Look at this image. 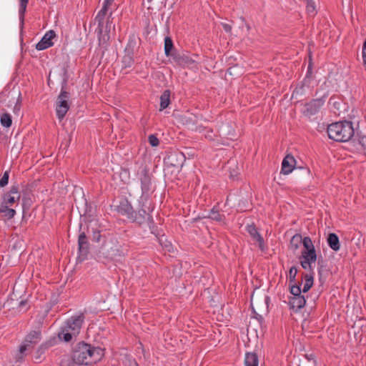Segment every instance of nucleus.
Listing matches in <instances>:
<instances>
[{"label":"nucleus","mask_w":366,"mask_h":366,"mask_svg":"<svg viewBox=\"0 0 366 366\" xmlns=\"http://www.w3.org/2000/svg\"><path fill=\"white\" fill-rule=\"evenodd\" d=\"M295 159L292 155H287L282 162L281 172L284 174H289L294 169Z\"/></svg>","instance_id":"nucleus-13"},{"label":"nucleus","mask_w":366,"mask_h":366,"mask_svg":"<svg viewBox=\"0 0 366 366\" xmlns=\"http://www.w3.org/2000/svg\"><path fill=\"white\" fill-rule=\"evenodd\" d=\"M139 179L141 182L142 195L149 197V192L152 189V182L149 172L146 169H143L139 173Z\"/></svg>","instance_id":"nucleus-10"},{"label":"nucleus","mask_w":366,"mask_h":366,"mask_svg":"<svg viewBox=\"0 0 366 366\" xmlns=\"http://www.w3.org/2000/svg\"><path fill=\"white\" fill-rule=\"evenodd\" d=\"M245 366H258L259 360L257 355L254 352H247L244 358Z\"/></svg>","instance_id":"nucleus-20"},{"label":"nucleus","mask_w":366,"mask_h":366,"mask_svg":"<svg viewBox=\"0 0 366 366\" xmlns=\"http://www.w3.org/2000/svg\"><path fill=\"white\" fill-rule=\"evenodd\" d=\"M182 123L186 125H189L190 123H192V122L193 123L192 117H187L186 115H184L182 117Z\"/></svg>","instance_id":"nucleus-39"},{"label":"nucleus","mask_w":366,"mask_h":366,"mask_svg":"<svg viewBox=\"0 0 366 366\" xmlns=\"http://www.w3.org/2000/svg\"><path fill=\"white\" fill-rule=\"evenodd\" d=\"M41 340V333L37 331H32L29 332L23 341L26 345H29L31 349L36 345Z\"/></svg>","instance_id":"nucleus-16"},{"label":"nucleus","mask_w":366,"mask_h":366,"mask_svg":"<svg viewBox=\"0 0 366 366\" xmlns=\"http://www.w3.org/2000/svg\"><path fill=\"white\" fill-rule=\"evenodd\" d=\"M362 54H366V49H365V47H362Z\"/></svg>","instance_id":"nucleus-43"},{"label":"nucleus","mask_w":366,"mask_h":366,"mask_svg":"<svg viewBox=\"0 0 366 366\" xmlns=\"http://www.w3.org/2000/svg\"><path fill=\"white\" fill-rule=\"evenodd\" d=\"M21 198V194L19 192L18 187L12 186L10 190L5 193L2 197V202L0 205L13 206L18 202Z\"/></svg>","instance_id":"nucleus-8"},{"label":"nucleus","mask_w":366,"mask_h":366,"mask_svg":"<svg viewBox=\"0 0 366 366\" xmlns=\"http://www.w3.org/2000/svg\"><path fill=\"white\" fill-rule=\"evenodd\" d=\"M302 244L304 249L299 257L300 264L305 269L312 270L316 260L317 254L311 239L308 237L302 238V237L297 234L294 235L290 240V248L293 251L299 248Z\"/></svg>","instance_id":"nucleus-1"},{"label":"nucleus","mask_w":366,"mask_h":366,"mask_svg":"<svg viewBox=\"0 0 366 366\" xmlns=\"http://www.w3.org/2000/svg\"><path fill=\"white\" fill-rule=\"evenodd\" d=\"M92 232H93V234H92L93 240H94L96 242H99L101 238V234H100L101 231L99 229H93Z\"/></svg>","instance_id":"nucleus-37"},{"label":"nucleus","mask_w":366,"mask_h":366,"mask_svg":"<svg viewBox=\"0 0 366 366\" xmlns=\"http://www.w3.org/2000/svg\"><path fill=\"white\" fill-rule=\"evenodd\" d=\"M122 63L124 67H130L133 63V60L131 56H125L122 59Z\"/></svg>","instance_id":"nucleus-36"},{"label":"nucleus","mask_w":366,"mask_h":366,"mask_svg":"<svg viewBox=\"0 0 366 366\" xmlns=\"http://www.w3.org/2000/svg\"><path fill=\"white\" fill-rule=\"evenodd\" d=\"M301 288L298 285H293L290 288V292L293 295V297L301 295Z\"/></svg>","instance_id":"nucleus-33"},{"label":"nucleus","mask_w":366,"mask_h":366,"mask_svg":"<svg viewBox=\"0 0 366 366\" xmlns=\"http://www.w3.org/2000/svg\"><path fill=\"white\" fill-rule=\"evenodd\" d=\"M313 285V277L311 275H305V281L303 286L302 292H307Z\"/></svg>","instance_id":"nucleus-27"},{"label":"nucleus","mask_w":366,"mask_h":366,"mask_svg":"<svg viewBox=\"0 0 366 366\" xmlns=\"http://www.w3.org/2000/svg\"><path fill=\"white\" fill-rule=\"evenodd\" d=\"M29 0H20L19 15L20 20L23 22Z\"/></svg>","instance_id":"nucleus-26"},{"label":"nucleus","mask_w":366,"mask_h":366,"mask_svg":"<svg viewBox=\"0 0 366 366\" xmlns=\"http://www.w3.org/2000/svg\"><path fill=\"white\" fill-rule=\"evenodd\" d=\"M173 49V42L170 37L167 36L164 39V53L167 56L171 55V51Z\"/></svg>","instance_id":"nucleus-25"},{"label":"nucleus","mask_w":366,"mask_h":366,"mask_svg":"<svg viewBox=\"0 0 366 366\" xmlns=\"http://www.w3.org/2000/svg\"><path fill=\"white\" fill-rule=\"evenodd\" d=\"M297 274V269L296 267L292 266L289 271V279L290 282L295 280L296 275Z\"/></svg>","instance_id":"nucleus-32"},{"label":"nucleus","mask_w":366,"mask_h":366,"mask_svg":"<svg viewBox=\"0 0 366 366\" xmlns=\"http://www.w3.org/2000/svg\"><path fill=\"white\" fill-rule=\"evenodd\" d=\"M317 272L319 274H320V267H317Z\"/></svg>","instance_id":"nucleus-45"},{"label":"nucleus","mask_w":366,"mask_h":366,"mask_svg":"<svg viewBox=\"0 0 366 366\" xmlns=\"http://www.w3.org/2000/svg\"><path fill=\"white\" fill-rule=\"evenodd\" d=\"M0 123L2 127L9 128L12 124L11 116L9 113H4L0 117Z\"/></svg>","instance_id":"nucleus-23"},{"label":"nucleus","mask_w":366,"mask_h":366,"mask_svg":"<svg viewBox=\"0 0 366 366\" xmlns=\"http://www.w3.org/2000/svg\"><path fill=\"white\" fill-rule=\"evenodd\" d=\"M257 319L259 320V321H262L263 320V318L261 315H259Z\"/></svg>","instance_id":"nucleus-44"},{"label":"nucleus","mask_w":366,"mask_h":366,"mask_svg":"<svg viewBox=\"0 0 366 366\" xmlns=\"http://www.w3.org/2000/svg\"><path fill=\"white\" fill-rule=\"evenodd\" d=\"M84 320L83 314L73 316L67 320L58 334L59 338L65 342H70L73 337H76L79 334Z\"/></svg>","instance_id":"nucleus-4"},{"label":"nucleus","mask_w":366,"mask_h":366,"mask_svg":"<svg viewBox=\"0 0 366 366\" xmlns=\"http://www.w3.org/2000/svg\"><path fill=\"white\" fill-rule=\"evenodd\" d=\"M247 232L249 233L252 239L257 244L259 249L262 252H265L267 249V246L262 236L257 231L254 224L247 226Z\"/></svg>","instance_id":"nucleus-9"},{"label":"nucleus","mask_w":366,"mask_h":366,"mask_svg":"<svg viewBox=\"0 0 366 366\" xmlns=\"http://www.w3.org/2000/svg\"><path fill=\"white\" fill-rule=\"evenodd\" d=\"M209 217L214 220L219 221V222L222 220V215L217 211H215L214 208H213L211 210Z\"/></svg>","instance_id":"nucleus-31"},{"label":"nucleus","mask_w":366,"mask_h":366,"mask_svg":"<svg viewBox=\"0 0 366 366\" xmlns=\"http://www.w3.org/2000/svg\"><path fill=\"white\" fill-rule=\"evenodd\" d=\"M104 355V350L101 347L81 342L74 347L71 359L77 365H89L99 361Z\"/></svg>","instance_id":"nucleus-2"},{"label":"nucleus","mask_w":366,"mask_h":366,"mask_svg":"<svg viewBox=\"0 0 366 366\" xmlns=\"http://www.w3.org/2000/svg\"><path fill=\"white\" fill-rule=\"evenodd\" d=\"M195 61L190 58L188 55H182L178 57V63L184 66H192Z\"/></svg>","instance_id":"nucleus-24"},{"label":"nucleus","mask_w":366,"mask_h":366,"mask_svg":"<svg viewBox=\"0 0 366 366\" xmlns=\"http://www.w3.org/2000/svg\"><path fill=\"white\" fill-rule=\"evenodd\" d=\"M21 94L19 92L18 98H17L16 103L15 104V105L14 107V112L15 114H17L20 111V109H21Z\"/></svg>","instance_id":"nucleus-34"},{"label":"nucleus","mask_w":366,"mask_h":366,"mask_svg":"<svg viewBox=\"0 0 366 366\" xmlns=\"http://www.w3.org/2000/svg\"><path fill=\"white\" fill-rule=\"evenodd\" d=\"M327 134L334 141L346 142L354 136L355 129L352 122L340 121L328 125Z\"/></svg>","instance_id":"nucleus-3"},{"label":"nucleus","mask_w":366,"mask_h":366,"mask_svg":"<svg viewBox=\"0 0 366 366\" xmlns=\"http://www.w3.org/2000/svg\"><path fill=\"white\" fill-rule=\"evenodd\" d=\"M116 210L122 215L126 216L128 219H131L134 217V211L132 204L127 199L122 200L119 205L117 206Z\"/></svg>","instance_id":"nucleus-12"},{"label":"nucleus","mask_w":366,"mask_h":366,"mask_svg":"<svg viewBox=\"0 0 366 366\" xmlns=\"http://www.w3.org/2000/svg\"><path fill=\"white\" fill-rule=\"evenodd\" d=\"M56 36V34L53 30L48 31L41 39L36 44V49L39 51L46 49L51 46L54 43L52 39Z\"/></svg>","instance_id":"nucleus-11"},{"label":"nucleus","mask_w":366,"mask_h":366,"mask_svg":"<svg viewBox=\"0 0 366 366\" xmlns=\"http://www.w3.org/2000/svg\"><path fill=\"white\" fill-rule=\"evenodd\" d=\"M79 252L81 256L85 257L89 252V242L84 232L80 233L78 238ZM84 257H83L84 259Z\"/></svg>","instance_id":"nucleus-14"},{"label":"nucleus","mask_w":366,"mask_h":366,"mask_svg":"<svg viewBox=\"0 0 366 366\" xmlns=\"http://www.w3.org/2000/svg\"><path fill=\"white\" fill-rule=\"evenodd\" d=\"M364 65L366 66V54H362Z\"/></svg>","instance_id":"nucleus-42"},{"label":"nucleus","mask_w":366,"mask_h":366,"mask_svg":"<svg viewBox=\"0 0 366 366\" xmlns=\"http://www.w3.org/2000/svg\"><path fill=\"white\" fill-rule=\"evenodd\" d=\"M139 210L137 213L134 212V217L131 219L133 222H136L139 224L147 222L149 225L154 224V219L151 214L154 207L152 204L149 197L141 195L139 199Z\"/></svg>","instance_id":"nucleus-6"},{"label":"nucleus","mask_w":366,"mask_h":366,"mask_svg":"<svg viewBox=\"0 0 366 366\" xmlns=\"http://www.w3.org/2000/svg\"><path fill=\"white\" fill-rule=\"evenodd\" d=\"M27 304V302L26 300H21L19 302V307L21 310L23 307Z\"/></svg>","instance_id":"nucleus-41"},{"label":"nucleus","mask_w":366,"mask_h":366,"mask_svg":"<svg viewBox=\"0 0 366 366\" xmlns=\"http://www.w3.org/2000/svg\"><path fill=\"white\" fill-rule=\"evenodd\" d=\"M0 213L3 214V217L7 219H11L16 215V210L9 208L8 206L0 205Z\"/></svg>","instance_id":"nucleus-22"},{"label":"nucleus","mask_w":366,"mask_h":366,"mask_svg":"<svg viewBox=\"0 0 366 366\" xmlns=\"http://www.w3.org/2000/svg\"><path fill=\"white\" fill-rule=\"evenodd\" d=\"M70 98L69 93L61 88L59 95L58 96L56 104V113L57 118L62 120L69 109V99Z\"/></svg>","instance_id":"nucleus-7"},{"label":"nucleus","mask_w":366,"mask_h":366,"mask_svg":"<svg viewBox=\"0 0 366 366\" xmlns=\"http://www.w3.org/2000/svg\"><path fill=\"white\" fill-rule=\"evenodd\" d=\"M170 91L165 90L160 97V108L159 111L166 109L170 103Z\"/></svg>","instance_id":"nucleus-21"},{"label":"nucleus","mask_w":366,"mask_h":366,"mask_svg":"<svg viewBox=\"0 0 366 366\" xmlns=\"http://www.w3.org/2000/svg\"><path fill=\"white\" fill-rule=\"evenodd\" d=\"M307 12L310 16H314L316 14L315 2L312 0H308L307 2Z\"/></svg>","instance_id":"nucleus-28"},{"label":"nucleus","mask_w":366,"mask_h":366,"mask_svg":"<svg viewBox=\"0 0 366 366\" xmlns=\"http://www.w3.org/2000/svg\"><path fill=\"white\" fill-rule=\"evenodd\" d=\"M306 300L302 295L292 297L290 300V305L293 310H299L305 305Z\"/></svg>","instance_id":"nucleus-19"},{"label":"nucleus","mask_w":366,"mask_h":366,"mask_svg":"<svg viewBox=\"0 0 366 366\" xmlns=\"http://www.w3.org/2000/svg\"><path fill=\"white\" fill-rule=\"evenodd\" d=\"M201 132H203V135L204 137L209 140H214L215 134L212 129H208L207 128L203 129L202 131H200Z\"/></svg>","instance_id":"nucleus-29"},{"label":"nucleus","mask_w":366,"mask_h":366,"mask_svg":"<svg viewBox=\"0 0 366 366\" xmlns=\"http://www.w3.org/2000/svg\"><path fill=\"white\" fill-rule=\"evenodd\" d=\"M114 0H104L102 8L105 7V10L109 11V9L111 5L114 3Z\"/></svg>","instance_id":"nucleus-38"},{"label":"nucleus","mask_w":366,"mask_h":366,"mask_svg":"<svg viewBox=\"0 0 366 366\" xmlns=\"http://www.w3.org/2000/svg\"><path fill=\"white\" fill-rule=\"evenodd\" d=\"M31 350V348L29 347V345H26L23 342L15 354L14 359L16 362H22Z\"/></svg>","instance_id":"nucleus-17"},{"label":"nucleus","mask_w":366,"mask_h":366,"mask_svg":"<svg viewBox=\"0 0 366 366\" xmlns=\"http://www.w3.org/2000/svg\"><path fill=\"white\" fill-rule=\"evenodd\" d=\"M107 14L108 11L105 10V7L102 8L94 19L95 22H97L98 24V26L96 29V32L98 36L99 45L102 46H106L110 39L109 32L112 27V21L109 20V18L112 16V12H110L104 25V20Z\"/></svg>","instance_id":"nucleus-5"},{"label":"nucleus","mask_w":366,"mask_h":366,"mask_svg":"<svg viewBox=\"0 0 366 366\" xmlns=\"http://www.w3.org/2000/svg\"><path fill=\"white\" fill-rule=\"evenodd\" d=\"M320 107V102L319 99H315L310 103L305 104V114L308 117H312L313 115L317 114Z\"/></svg>","instance_id":"nucleus-15"},{"label":"nucleus","mask_w":366,"mask_h":366,"mask_svg":"<svg viewBox=\"0 0 366 366\" xmlns=\"http://www.w3.org/2000/svg\"><path fill=\"white\" fill-rule=\"evenodd\" d=\"M328 246L334 251L337 252L340 248V243L338 236L335 233H330L327 237Z\"/></svg>","instance_id":"nucleus-18"},{"label":"nucleus","mask_w":366,"mask_h":366,"mask_svg":"<svg viewBox=\"0 0 366 366\" xmlns=\"http://www.w3.org/2000/svg\"><path fill=\"white\" fill-rule=\"evenodd\" d=\"M222 27H223L224 30L226 32H227V33L231 32V31H232V26H231L229 24H226V23H223V24H222Z\"/></svg>","instance_id":"nucleus-40"},{"label":"nucleus","mask_w":366,"mask_h":366,"mask_svg":"<svg viewBox=\"0 0 366 366\" xmlns=\"http://www.w3.org/2000/svg\"><path fill=\"white\" fill-rule=\"evenodd\" d=\"M148 141L152 147H157L159 144V140L154 134H150Z\"/></svg>","instance_id":"nucleus-30"},{"label":"nucleus","mask_w":366,"mask_h":366,"mask_svg":"<svg viewBox=\"0 0 366 366\" xmlns=\"http://www.w3.org/2000/svg\"><path fill=\"white\" fill-rule=\"evenodd\" d=\"M9 182V172H5L0 179V187H5Z\"/></svg>","instance_id":"nucleus-35"}]
</instances>
